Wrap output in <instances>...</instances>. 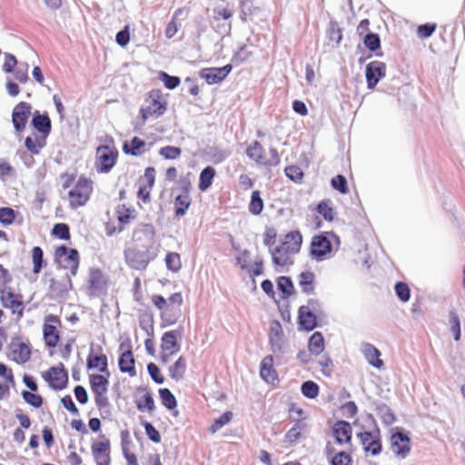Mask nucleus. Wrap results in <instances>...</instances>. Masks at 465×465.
<instances>
[{"label":"nucleus","mask_w":465,"mask_h":465,"mask_svg":"<svg viewBox=\"0 0 465 465\" xmlns=\"http://www.w3.org/2000/svg\"><path fill=\"white\" fill-rule=\"evenodd\" d=\"M63 188L68 189L67 197L71 209H77L84 206L91 198L94 191L93 181L84 175L80 176L74 184L75 175L64 173L61 175Z\"/></svg>","instance_id":"1"},{"label":"nucleus","mask_w":465,"mask_h":465,"mask_svg":"<svg viewBox=\"0 0 465 465\" xmlns=\"http://www.w3.org/2000/svg\"><path fill=\"white\" fill-rule=\"evenodd\" d=\"M302 243V235L299 230L286 233L279 246L272 251V262L281 267L292 264V256L300 252Z\"/></svg>","instance_id":"2"},{"label":"nucleus","mask_w":465,"mask_h":465,"mask_svg":"<svg viewBox=\"0 0 465 465\" xmlns=\"http://www.w3.org/2000/svg\"><path fill=\"white\" fill-rule=\"evenodd\" d=\"M125 262L134 270H145L149 262L155 259L157 252L153 247V240L146 244H138L128 248L124 252Z\"/></svg>","instance_id":"3"},{"label":"nucleus","mask_w":465,"mask_h":465,"mask_svg":"<svg viewBox=\"0 0 465 465\" xmlns=\"http://www.w3.org/2000/svg\"><path fill=\"white\" fill-rule=\"evenodd\" d=\"M340 245V238L332 232L314 235L310 244V256L318 261H324L332 255L333 248Z\"/></svg>","instance_id":"4"},{"label":"nucleus","mask_w":465,"mask_h":465,"mask_svg":"<svg viewBox=\"0 0 465 465\" xmlns=\"http://www.w3.org/2000/svg\"><path fill=\"white\" fill-rule=\"evenodd\" d=\"M119 152L111 136L104 139V143L100 144L95 151V169L99 173H109L116 164Z\"/></svg>","instance_id":"5"},{"label":"nucleus","mask_w":465,"mask_h":465,"mask_svg":"<svg viewBox=\"0 0 465 465\" xmlns=\"http://www.w3.org/2000/svg\"><path fill=\"white\" fill-rule=\"evenodd\" d=\"M152 302L161 311L162 319L174 323L180 315L183 299L181 292L173 293L168 299L160 294H154L152 296Z\"/></svg>","instance_id":"6"},{"label":"nucleus","mask_w":465,"mask_h":465,"mask_svg":"<svg viewBox=\"0 0 465 465\" xmlns=\"http://www.w3.org/2000/svg\"><path fill=\"white\" fill-rule=\"evenodd\" d=\"M167 110V102L160 89L148 92L144 104L140 108L139 114L143 122L149 118H158Z\"/></svg>","instance_id":"7"},{"label":"nucleus","mask_w":465,"mask_h":465,"mask_svg":"<svg viewBox=\"0 0 465 465\" xmlns=\"http://www.w3.org/2000/svg\"><path fill=\"white\" fill-rule=\"evenodd\" d=\"M109 284L108 276L104 272L96 267L90 268L84 283V292L90 298L104 296L107 293Z\"/></svg>","instance_id":"8"},{"label":"nucleus","mask_w":465,"mask_h":465,"mask_svg":"<svg viewBox=\"0 0 465 465\" xmlns=\"http://www.w3.org/2000/svg\"><path fill=\"white\" fill-rule=\"evenodd\" d=\"M247 156L258 165L276 166L280 163V157L275 148H270L266 152L258 141L252 142L246 149Z\"/></svg>","instance_id":"9"},{"label":"nucleus","mask_w":465,"mask_h":465,"mask_svg":"<svg viewBox=\"0 0 465 465\" xmlns=\"http://www.w3.org/2000/svg\"><path fill=\"white\" fill-rule=\"evenodd\" d=\"M62 327V321L57 315L47 314L45 316L42 333L45 347L54 349L59 344L61 341Z\"/></svg>","instance_id":"10"},{"label":"nucleus","mask_w":465,"mask_h":465,"mask_svg":"<svg viewBox=\"0 0 465 465\" xmlns=\"http://www.w3.org/2000/svg\"><path fill=\"white\" fill-rule=\"evenodd\" d=\"M181 336L182 333L178 330L168 331L162 335L159 355L162 364L169 363L171 359L179 352L181 349L179 343Z\"/></svg>","instance_id":"11"},{"label":"nucleus","mask_w":465,"mask_h":465,"mask_svg":"<svg viewBox=\"0 0 465 465\" xmlns=\"http://www.w3.org/2000/svg\"><path fill=\"white\" fill-rule=\"evenodd\" d=\"M109 376L106 374H91L89 375V382L91 391L94 393V401L99 410L105 409L109 406L108 386Z\"/></svg>","instance_id":"12"},{"label":"nucleus","mask_w":465,"mask_h":465,"mask_svg":"<svg viewBox=\"0 0 465 465\" xmlns=\"http://www.w3.org/2000/svg\"><path fill=\"white\" fill-rule=\"evenodd\" d=\"M41 377L54 391H62L68 384V372L61 362L43 371Z\"/></svg>","instance_id":"13"},{"label":"nucleus","mask_w":465,"mask_h":465,"mask_svg":"<svg viewBox=\"0 0 465 465\" xmlns=\"http://www.w3.org/2000/svg\"><path fill=\"white\" fill-rule=\"evenodd\" d=\"M91 453L96 465H111L110 439L104 434H100L91 443Z\"/></svg>","instance_id":"14"},{"label":"nucleus","mask_w":465,"mask_h":465,"mask_svg":"<svg viewBox=\"0 0 465 465\" xmlns=\"http://www.w3.org/2000/svg\"><path fill=\"white\" fill-rule=\"evenodd\" d=\"M31 344L28 341H23L20 336L12 338L8 354L10 360L17 364H25L31 359Z\"/></svg>","instance_id":"15"},{"label":"nucleus","mask_w":465,"mask_h":465,"mask_svg":"<svg viewBox=\"0 0 465 465\" xmlns=\"http://www.w3.org/2000/svg\"><path fill=\"white\" fill-rule=\"evenodd\" d=\"M54 257L64 269L70 271L72 275H76L80 262L79 253L76 249H69L64 245H61L55 249Z\"/></svg>","instance_id":"16"},{"label":"nucleus","mask_w":465,"mask_h":465,"mask_svg":"<svg viewBox=\"0 0 465 465\" xmlns=\"http://www.w3.org/2000/svg\"><path fill=\"white\" fill-rule=\"evenodd\" d=\"M324 453L330 465H352L353 464V448L348 447L347 450H341L333 443H327Z\"/></svg>","instance_id":"17"},{"label":"nucleus","mask_w":465,"mask_h":465,"mask_svg":"<svg viewBox=\"0 0 465 465\" xmlns=\"http://www.w3.org/2000/svg\"><path fill=\"white\" fill-rule=\"evenodd\" d=\"M331 437L333 441L328 443H333L339 447H352V428L348 421H336L331 428Z\"/></svg>","instance_id":"18"},{"label":"nucleus","mask_w":465,"mask_h":465,"mask_svg":"<svg viewBox=\"0 0 465 465\" xmlns=\"http://www.w3.org/2000/svg\"><path fill=\"white\" fill-rule=\"evenodd\" d=\"M357 438L365 452H370L373 456L381 452V437L379 429L371 431L359 432L357 433Z\"/></svg>","instance_id":"19"},{"label":"nucleus","mask_w":465,"mask_h":465,"mask_svg":"<svg viewBox=\"0 0 465 465\" xmlns=\"http://www.w3.org/2000/svg\"><path fill=\"white\" fill-rule=\"evenodd\" d=\"M390 450L399 459H405L411 452V438L407 433L395 431L390 437Z\"/></svg>","instance_id":"20"},{"label":"nucleus","mask_w":465,"mask_h":465,"mask_svg":"<svg viewBox=\"0 0 465 465\" xmlns=\"http://www.w3.org/2000/svg\"><path fill=\"white\" fill-rule=\"evenodd\" d=\"M119 350L121 351L118 358V366L120 371L123 373H127L130 377H135L137 372L131 343H121Z\"/></svg>","instance_id":"21"},{"label":"nucleus","mask_w":465,"mask_h":465,"mask_svg":"<svg viewBox=\"0 0 465 465\" xmlns=\"http://www.w3.org/2000/svg\"><path fill=\"white\" fill-rule=\"evenodd\" d=\"M0 300L5 308L10 309L14 314L22 317L24 314L23 296L15 292L11 288L0 291Z\"/></svg>","instance_id":"22"},{"label":"nucleus","mask_w":465,"mask_h":465,"mask_svg":"<svg viewBox=\"0 0 465 465\" xmlns=\"http://www.w3.org/2000/svg\"><path fill=\"white\" fill-rule=\"evenodd\" d=\"M156 171L153 166L146 167L144 173L138 179L137 196L143 203L150 201V194L155 183Z\"/></svg>","instance_id":"23"},{"label":"nucleus","mask_w":465,"mask_h":465,"mask_svg":"<svg viewBox=\"0 0 465 465\" xmlns=\"http://www.w3.org/2000/svg\"><path fill=\"white\" fill-rule=\"evenodd\" d=\"M31 110L32 106L27 102H20L14 107L12 123L16 133H22L25 130L31 115Z\"/></svg>","instance_id":"24"},{"label":"nucleus","mask_w":465,"mask_h":465,"mask_svg":"<svg viewBox=\"0 0 465 465\" xmlns=\"http://www.w3.org/2000/svg\"><path fill=\"white\" fill-rule=\"evenodd\" d=\"M268 340L273 353H282L285 345V335L281 322L273 320L270 322Z\"/></svg>","instance_id":"25"},{"label":"nucleus","mask_w":465,"mask_h":465,"mask_svg":"<svg viewBox=\"0 0 465 465\" xmlns=\"http://www.w3.org/2000/svg\"><path fill=\"white\" fill-rule=\"evenodd\" d=\"M236 264L241 270L245 271L251 277L259 276L263 273V262L262 259H256L252 262L250 252L242 251L236 257Z\"/></svg>","instance_id":"26"},{"label":"nucleus","mask_w":465,"mask_h":465,"mask_svg":"<svg viewBox=\"0 0 465 465\" xmlns=\"http://www.w3.org/2000/svg\"><path fill=\"white\" fill-rule=\"evenodd\" d=\"M300 417L297 422L286 432L284 436L285 442L293 444L301 440L306 433L308 425L305 421L304 411L301 408H292Z\"/></svg>","instance_id":"27"},{"label":"nucleus","mask_w":465,"mask_h":465,"mask_svg":"<svg viewBox=\"0 0 465 465\" xmlns=\"http://www.w3.org/2000/svg\"><path fill=\"white\" fill-rule=\"evenodd\" d=\"M387 66L383 62L372 61L366 65L365 77L367 86L373 90L379 81L386 75Z\"/></svg>","instance_id":"28"},{"label":"nucleus","mask_w":465,"mask_h":465,"mask_svg":"<svg viewBox=\"0 0 465 465\" xmlns=\"http://www.w3.org/2000/svg\"><path fill=\"white\" fill-rule=\"evenodd\" d=\"M232 70V65L230 64L223 67L203 68L200 71V76L204 79L208 84H214L223 81Z\"/></svg>","instance_id":"29"},{"label":"nucleus","mask_w":465,"mask_h":465,"mask_svg":"<svg viewBox=\"0 0 465 465\" xmlns=\"http://www.w3.org/2000/svg\"><path fill=\"white\" fill-rule=\"evenodd\" d=\"M138 395L135 399V405L141 412L152 413L155 410V403L152 392L146 387L137 389Z\"/></svg>","instance_id":"30"},{"label":"nucleus","mask_w":465,"mask_h":465,"mask_svg":"<svg viewBox=\"0 0 465 465\" xmlns=\"http://www.w3.org/2000/svg\"><path fill=\"white\" fill-rule=\"evenodd\" d=\"M15 384L13 370L6 364L0 362V401L10 393V386Z\"/></svg>","instance_id":"31"},{"label":"nucleus","mask_w":465,"mask_h":465,"mask_svg":"<svg viewBox=\"0 0 465 465\" xmlns=\"http://www.w3.org/2000/svg\"><path fill=\"white\" fill-rule=\"evenodd\" d=\"M261 378L267 383L274 384L278 381V374L273 368V358L272 355L265 356L260 364Z\"/></svg>","instance_id":"32"},{"label":"nucleus","mask_w":465,"mask_h":465,"mask_svg":"<svg viewBox=\"0 0 465 465\" xmlns=\"http://www.w3.org/2000/svg\"><path fill=\"white\" fill-rule=\"evenodd\" d=\"M116 215L119 222L118 232H122L126 224L134 221L138 215L136 210L126 204H119L116 207Z\"/></svg>","instance_id":"33"},{"label":"nucleus","mask_w":465,"mask_h":465,"mask_svg":"<svg viewBox=\"0 0 465 465\" xmlns=\"http://www.w3.org/2000/svg\"><path fill=\"white\" fill-rule=\"evenodd\" d=\"M32 125L36 131L35 133L48 136L51 133L52 123L47 114H40L35 111L32 118Z\"/></svg>","instance_id":"34"},{"label":"nucleus","mask_w":465,"mask_h":465,"mask_svg":"<svg viewBox=\"0 0 465 465\" xmlns=\"http://www.w3.org/2000/svg\"><path fill=\"white\" fill-rule=\"evenodd\" d=\"M46 135L39 133H34L32 135L25 139V146L26 150L32 154H38L41 150L46 145Z\"/></svg>","instance_id":"35"},{"label":"nucleus","mask_w":465,"mask_h":465,"mask_svg":"<svg viewBox=\"0 0 465 465\" xmlns=\"http://www.w3.org/2000/svg\"><path fill=\"white\" fill-rule=\"evenodd\" d=\"M361 351L369 364L377 369L383 367L384 363L381 359V351L375 346L371 343H365L361 347Z\"/></svg>","instance_id":"36"},{"label":"nucleus","mask_w":465,"mask_h":465,"mask_svg":"<svg viewBox=\"0 0 465 465\" xmlns=\"http://www.w3.org/2000/svg\"><path fill=\"white\" fill-rule=\"evenodd\" d=\"M147 150L145 142L137 136H134L130 142H124L123 144V152L132 156H140Z\"/></svg>","instance_id":"37"},{"label":"nucleus","mask_w":465,"mask_h":465,"mask_svg":"<svg viewBox=\"0 0 465 465\" xmlns=\"http://www.w3.org/2000/svg\"><path fill=\"white\" fill-rule=\"evenodd\" d=\"M86 365L88 369H96L104 375L106 374L107 376H110V372L108 371L107 357L104 353H90L86 360Z\"/></svg>","instance_id":"38"},{"label":"nucleus","mask_w":465,"mask_h":465,"mask_svg":"<svg viewBox=\"0 0 465 465\" xmlns=\"http://www.w3.org/2000/svg\"><path fill=\"white\" fill-rule=\"evenodd\" d=\"M187 369V361L184 356H180L172 365L168 368L169 376L172 380L176 381L184 378Z\"/></svg>","instance_id":"39"},{"label":"nucleus","mask_w":465,"mask_h":465,"mask_svg":"<svg viewBox=\"0 0 465 465\" xmlns=\"http://www.w3.org/2000/svg\"><path fill=\"white\" fill-rule=\"evenodd\" d=\"M298 322L301 328L305 331H312L317 326V317L312 312L299 308Z\"/></svg>","instance_id":"40"},{"label":"nucleus","mask_w":465,"mask_h":465,"mask_svg":"<svg viewBox=\"0 0 465 465\" xmlns=\"http://www.w3.org/2000/svg\"><path fill=\"white\" fill-rule=\"evenodd\" d=\"M216 174L215 169L212 166L205 167L200 173L198 188L200 191L204 192L209 189L213 178Z\"/></svg>","instance_id":"41"},{"label":"nucleus","mask_w":465,"mask_h":465,"mask_svg":"<svg viewBox=\"0 0 465 465\" xmlns=\"http://www.w3.org/2000/svg\"><path fill=\"white\" fill-rule=\"evenodd\" d=\"M315 274L312 272H302L299 275V285L302 291L307 294L314 292Z\"/></svg>","instance_id":"42"},{"label":"nucleus","mask_w":465,"mask_h":465,"mask_svg":"<svg viewBox=\"0 0 465 465\" xmlns=\"http://www.w3.org/2000/svg\"><path fill=\"white\" fill-rule=\"evenodd\" d=\"M324 338L320 331L314 332L309 339L308 349L314 355L321 354L324 350Z\"/></svg>","instance_id":"43"},{"label":"nucleus","mask_w":465,"mask_h":465,"mask_svg":"<svg viewBox=\"0 0 465 465\" xmlns=\"http://www.w3.org/2000/svg\"><path fill=\"white\" fill-rule=\"evenodd\" d=\"M161 403L169 411L175 410L177 400L172 391L167 388H162L158 391Z\"/></svg>","instance_id":"44"},{"label":"nucleus","mask_w":465,"mask_h":465,"mask_svg":"<svg viewBox=\"0 0 465 465\" xmlns=\"http://www.w3.org/2000/svg\"><path fill=\"white\" fill-rule=\"evenodd\" d=\"M192 203L189 194L178 195L174 200L175 216H183Z\"/></svg>","instance_id":"45"},{"label":"nucleus","mask_w":465,"mask_h":465,"mask_svg":"<svg viewBox=\"0 0 465 465\" xmlns=\"http://www.w3.org/2000/svg\"><path fill=\"white\" fill-rule=\"evenodd\" d=\"M316 210L321 215H322L324 220L328 222H332L334 220L335 211L331 200H323L320 202Z\"/></svg>","instance_id":"46"},{"label":"nucleus","mask_w":465,"mask_h":465,"mask_svg":"<svg viewBox=\"0 0 465 465\" xmlns=\"http://www.w3.org/2000/svg\"><path fill=\"white\" fill-rule=\"evenodd\" d=\"M263 200L259 191H253L249 203V212L253 215H259L263 210Z\"/></svg>","instance_id":"47"},{"label":"nucleus","mask_w":465,"mask_h":465,"mask_svg":"<svg viewBox=\"0 0 465 465\" xmlns=\"http://www.w3.org/2000/svg\"><path fill=\"white\" fill-rule=\"evenodd\" d=\"M32 261H33V272L37 274L41 272L42 268L45 265L44 261V252L41 247L35 246L32 249Z\"/></svg>","instance_id":"48"},{"label":"nucleus","mask_w":465,"mask_h":465,"mask_svg":"<svg viewBox=\"0 0 465 465\" xmlns=\"http://www.w3.org/2000/svg\"><path fill=\"white\" fill-rule=\"evenodd\" d=\"M185 12V9L184 8H178L173 17H172V20L168 23L166 28H165V36L167 38H172L173 37L176 33L178 32V23H177V20L179 18L180 15H182L183 13Z\"/></svg>","instance_id":"49"},{"label":"nucleus","mask_w":465,"mask_h":465,"mask_svg":"<svg viewBox=\"0 0 465 465\" xmlns=\"http://www.w3.org/2000/svg\"><path fill=\"white\" fill-rule=\"evenodd\" d=\"M232 417H233V413L232 411H225L219 418L214 420V421L209 428L210 432H212V433L217 432L223 426L228 424L232 420Z\"/></svg>","instance_id":"50"},{"label":"nucleus","mask_w":465,"mask_h":465,"mask_svg":"<svg viewBox=\"0 0 465 465\" xmlns=\"http://www.w3.org/2000/svg\"><path fill=\"white\" fill-rule=\"evenodd\" d=\"M302 393L308 399H315L320 393L318 384L312 381H307L301 387Z\"/></svg>","instance_id":"51"},{"label":"nucleus","mask_w":465,"mask_h":465,"mask_svg":"<svg viewBox=\"0 0 465 465\" xmlns=\"http://www.w3.org/2000/svg\"><path fill=\"white\" fill-rule=\"evenodd\" d=\"M164 261L166 267L173 272H177L182 268L181 257L178 252H168Z\"/></svg>","instance_id":"52"},{"label":"nucleus","mask_w":465,"mask_h":465,"mask_svg":"<svg viewBox=\"0 0 465 465\" xmlns=\"http://www.w3.org/2000/svg\"><path fill=\"white\" fill-rule=\"evenodd\" d=\"M277 286L279 291L282 292V298H289L293 292V284L289 277L282 276L278 279Z\"/></svg>","instance_id":"53"},{"label":"nucleus","mask_w":465,"mask_h":465,"mask_svg":"<svg viewBox=\"0 0 465 465\" xmlns=\"http://www.w3.org/2000/svg\"><path fill=\"white\" fill-rule=\"evenodd\" d=\"M16 213L10 207L0 208V223L4 226L12 224L15 220Z\"/></svg>","instance_id":"54"},{"label":"nucleus","mask_w":465,"mask_h":465,"mask_svg":"<svg viewBox=\"0 0 465 465\" xmlns=\"http://www.w3.org/2000/svg\"><path fill=\"white\" fill-rule=\"evenodd\" d=\"M449 323L450 326V331L453 333L454 340L456 341H460V322L458 314L456 312L451 311L450 312V320Z\"/></svg>","instance_id":"55"},{"label":"nucleus","mask_w":465,"mask_h":465,"mask_svg":"<svg viewBox=\"0 0 465 465\" xmlns=\"http://www.w3.org/2000/svg\"><path fill=\"white\" fill-rule=\"evenodd\" d=\"M34 392L35 391L32 392V391H24L22 392V397L27 404L33 406L34 408L38 409L43 405V398L41 395L34 393Z\"/></svg>","instance_id":"56"},{"label":"nucleus","mask_w":465,"mask_h":465,"mask_svg":"<svg viewBox=\"0 0 465 465\" xmlns=\"http://www.w3.org/2000/svg\"><path fill=\"white\" fill-rule=\"evenodd\" d=\"M182 150L179 147L166 145L159 150V154L167 160H174L180 157Z\"/></svg>","instance_id":"57"},{"label":"nucleus","mask_w":465,"mask_h":465,"mask_svg":"<svg viewBox=\"0 0 465 465\" xmlns=\"http://www.w3.org/2000/svg\"><path fill=\"white\" fill-rule=\"evenodd\" d=\"M52 233L61 240H69L71 236L69 226L64 223L54 224Z\"/></svg>","instance_id":"58"},{"label":"nucleus","mask_w":465,"mask_h":465,"mask_svg":"<svg viewBox=\"0 0 465 465\" xmlns=\"http://www.w3.org/2000/svg\"><path fill=\"white\" fill-rule=\"evenodd\" d=\"M437 28V25L434 23H427L420 25L417 27V35L420 39H426L432 35Z\"/></svg>","instance_id":"59"},{"label":"nucleus","mask_w":465,"mask_h":465,"mask_svg":"<svg viewBox=\"0 0 465 465\" xmlns=\"http://www.w3.org/2000/svg\"><path fill=\"white\" fill-rule=\"evenodd\" d=\"M147 371H148L150 377L155 383L162 384L164 382V380H165L164 376L162 374L159 367L155 363H153V362L148 363Z\"/></svg>","instance_id":"60"},{"label":"nucleus","mask_w":465,"mask_h":465,"mask_svg":"<svg viewBox=\"0 0 465 465\" xmlns=\"http://www.w3.org/2000/svg\"><path fill=\"white\" fill-rule=\"evenodd\" d=\"M395 292L398 296V298L403 302H406L410 300L411 297V290L407 283L399 282L395 285Z\"/></svg>","instance_id":"61"},{"label":"nucleus","mask_w":465,"mask_h":465,"mask_svg":"<svg viewBox=\"0 0 465 465\" xmlns=\"http://www.w3.org/2000/svg\"><path fill=\"white\" fill-rule=\"evenodd\" d=\"M331 183L335 190L339 191L342 194H346L349 192L347 186V180L341 174H338L335 177H333L331 179Z\"/></svg>","instance_id":"62"},{"label":"nucleus","mask_w":465,"mask_h":465,"mask_svg":"<svg viewBox=\"0 0 465 465\" xmlns=\"http://www.w3.org/2000/svg\"><path fill=\"white\" fill-rule=\"evenodd\" d=\"M363 43L365 46L371 51H376L381 47V40L376 34H367L364 36Z\"/></svg>","instance_id":"63"},{"label":"nucleus","mask_w":465,"mask_h":465,"mask_svg":"<svg viewBox=\"0 0 465 465\" xmlns=\"http://www.w3.org/2000/svg\"><path fill=\"white\" fill-rule=\"evenodd\" d=\"M286 176L295 183H299L303 178L302 169L297 165H290L285 168Z\"/></svg>","instance_id":"64"}]
</instances>
